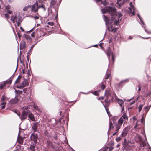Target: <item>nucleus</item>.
<instances>
[{"mask_svg": "<svg viewBox=\"0 0 151 151\" xmlns=\"http://www.w3.org/2000/svg\"><path fill=\"white\" fill-rule=\"evenodd\" d=\"M101 10L103 13H109L111 16V20H110V17H107L104 15H103L104 20L105 22L106 25L111 23L115 25L119 24V22L121 20V19H120V17L122 16V14L120 13H118L117 14L115 8L107 7L101 9Z\"/></svg>", "mask_w": 151, "mask_h": 151, "instance_id": "f257e3e1", "label": "nucleus"}, {"mask_svg": "<svg viewBox=\"0 0 151 151\" xmlns=\"http://www.w3.org/2000/svg\"><path fill=\"white\" fill-rule=\"evenodd\" d=\"M23 111L22 112V117H20L21 119H25L26 118L27 115H28V117L30 119L33 121H36L35 118L34 117V116L32 114L30 113V111L28 109L27 106H24L23 108ZM19 116L20 114H17Z\"/></svg>", "mask_w": 151, "mask_h": 151, "instance_id": "f03ea898", "label": "nucleus"}, {"mask_svg": "<svg viewBox=\"0 0 151 151\" xmlns=\"http://www.w3.org/2000/svg\"><path fill=\"white\" fill-rule=\"evenodd\" d=\"M128 120V117L127 115L126 114V113H124L122 116L118 120V124L122 125L124 122V124H125L126 121Z\"/></svg>", "mask_w": 151, "mask_h": 151, "instance_id": "7ed1b4c3", "label": "nucleus"}, {"mask_svg": "<svg viewBox=\"0 0 151 151\" xmlns=\"http://www.w3.org/2000/svg\"><path fill=\"white\" fill-rule=\"evenodd\" d=\"M31 11L33 12H36L38 10L39 7L37 2H36L34 4L31 6Z\"/></svg>", "mask_w": 151, "mask_h": 151, "instance_id": "20e7f679", "label": "nucleus"}, {"mask_svg": "<svg viewBox=\"0 0 151 151\" xmlns=\"http://www.w3.org/2000/svg\"><path fill=\"white\" fill-rule=\"evenodd\" d=\"M130 128V126H127V127H125L123 130L122 132V133L121 136L122 137H125L127 134L128 131L129 130Z\"/></svg>", "mask_w": 151, "mask_h": 151, "instance_id": "39448f33", "label": "nucleus"}, {"mask_svg": "<svg viewBox=\"0 0 151 151\" xmlns=\"http://www.w3.org/2000/svg\"><path fill=\"white\" fill-rule=\"evenodd\" d=\"M37 138L38 137L36 134H32L30 136L31 140L32 141V143L36 144Z\"/></svg>", "mask_w": 151, "mask_h": 151, "instance_id": "423d86ee", "label": "nucleus"}, {"mask_svg": "<svg viewBox=\"0 0 151 151\" xmlns=\"http://www.w3.org/2000/svg\"><path fill=\"white\" fill-rule=\"evenodd\" d=\"M43 35V32L39 29H37L35 33V35L37 39H39Z\"/></svg>", "mask_w": 151, "mask_h": 151, "instance_id": "0eeeda50", "label": "nucleus"}, {"mask_svg": "<svg viewBox=\"0 0 151 151\" xmlns=\"http://www.w3.org/2000/svg\"><path fill=\"white\" fill-rule=\"evenodd\" d=\"M123 146L124 148L127 150H130L134 148V146L133 145H130L126 144V143L123 144Z\"/></svg>", "mask_w": 151, "mask_h": 151, "instance_id": "6e6552de", "label": "nucleus"}, {"mask_svg": "<svg viewBox=\"0 0 151 151\" xmlns=\"http://www.w3.org/2000/svg\"><path fill=\"white\" fill-rule=\"evenodd\" d=\"M28 84V82L27 80L24 79L20 85H17L16 87L17 88H22L24 87L27 86Z\"/></svg>", "mask_w": 151, "mask_h": 151, "instance_id": "1a4fd4ad", "label": "nucleus"}, {"mask_svg": "<svg viewBox=\"0 0 151 151\" xmlns=\"http://www.w3.org/2000/svg\"><path fill=\"white\" fill-rule=\"evenodd\" d=\"M129 5L130 6V7H129V9L130 12L132 11V9H133V11L132 12V15H134L135 8V7L132 5V2H130V3Z\"/></svg>", "mask_w": 151, "mask_h": 151, "instance_id": "9d476101", "label": "nucleus"}, {"mask_svg": "<svg viewBox=\"0 0 151 151\" xmlns=\"http://www.w3.org/2000/svg\"><path fill=\"white\" fill-rule=\"evenodd\" d=\"M116 100L117 101L118 103L119 104L120 106L122 108V112L124 110V107L122 105L124 104L123 101L119 99H117Z\"/></svg>", "mask_w": 151, "mask_h": 151, "instance_id": "9b49d317", "label": "nucleus"}, {"mask_svg": "<svg viewBox=\"0 0 151 151\" xmlns=\"http://www.w3.org/2000/svg\"><path fill=\"white\" fill-rule=\"evenodd\" d=\"M19 101V99L15 97L14 99H11L10 101V102L11 104H14L17 103Z\"/></svg>", "mask_w": 151, "mask_h": 151, "instance_id": "f8f14e48", "label": "nucleus"}, {"mask_svg": "<svg viewBox=\"0 0 151 151\" xmlns=\"http://www.w3.org/2000/svg\"><path fill=\"white\" fill-rule=\"evenodd\" d=\"M17 17L15 15H13L11 16V20L12 21L13 23H15L17 21Z\"/></svg>", "mask_w": 151, "mask_h": 151, "instance_id": "ddd939ff", "label": "nucleus"}, {"mask_svg": "<svg viewBox=\"0 0 151 151\" xmlns=\"http://www.w3.org/2000/svg\"><path fill=\"white\" fill-rule=\"evenodd\" d=\"M56 3V1L55 0H51L50 3V6L51 7H54Z\"/></svg>", "mask_w": 151, "mask_h": 151, "instance_id": "4468645a", "label": "nucleus"}, {"mask_svg": "<svg viewBox=\"0 0 151 151\" xmlns=\"http://www.w3.org/2000/svg\"><path fill=\"white\" fill-rule=\"evenodd\" d=\"M37 129V124L36 122L33 123V125L32 126V129L34 131L36 132Z\"/></svg>", "mask_w": 151, "mask_h": 151, "instance_id": "2eb2a0df", "label": "nucleus"}, {"mask_svg": "<svg viewBox=\"0 0 151 151\" xmlns=\"http://www.w3.org/2000/svg\"><path fill=\"white\" fill-rule=\"evenodd\" d=\"M36 144L32 143L30 147V149L31 151H35V147L36 145Z\"/></svg>", "mask_w": 151, "mask_h": 151, "instance_id": "dca6fc26", "label": "nucleus"}, {"mask_svg": "<svg viewBox=\"0 0 151 151\" xmlns=\"http://www.w3.org/2000/svg\"><path fill=\"white\" fill-rule=\"evenodd\" d=\"M107 55L108 57V58L109 59V57L110 56H111L112 58L113 61L114 60V56L113 54V53L111 52L110 51L107 53Z\"/></svg>", "mask_w": 151, "mask_h": 151, "instance_id": "f3484780", "label": "nucleus"}, {"mask_svg": "<svg viewBox=\"0 0 151 151\" xmlns=\"http://www.w3.org/2000/svg\"><path fill=\"white\" fill-rule=\"evenodd\" d=\"M12 78H10L8 80L5 81L4 82V83H5L6 85L7 84H10L12 83Z\"/></svg>", "mask_w": 151, "mask_h": 151, "instance_id": "a211bd4d", "label": "nucleus"}, {"mask_svg": "<svg viewBox=\"0 0 151 151\" xmlns=\"http://www.w3.org/2000/svg\"><path fill=\"white\" fill-rule=\"evenodd\" d=\"M6 104V102L5 101H1L0 105L1 106V108L2 109H3L5 108Z\"/></svg>", "mask_w": 151, "mask_h": 151, "instance_id": "6ab92c4d", "label": "nucleus"}, {"mask_svg": "<svg viewBox=\"0 0 151 151\" xmlns=\"http://www.w3.org/2000/svg\"><path fill=\"white\" fill-rule=\"evenodd\" d=\"M150 108V106H147L144 107L143 109L145 110V112L147 113L149 110Z\"/></svg>", "mask_w": 151, "mask_h": 151, "instance_id": "aec40b11", "label": "nucleus"}, {"mask_svg": "<svg viewBox=\"0 0 151 151\" xmlns=\"http://www.w3.org/2000/svg\"><path fill=\"white\" fill-rule=\"evenodd\" d=\"M25 43L24 42H23L20 44V49H23L25 47Z\"/></svg>", "mask_w": 151, "mask_h": 151, "instance_id": "412c9836", "label": "nucleus"}, {"mask_svg": "<svg viewBox=\"0 0 151 151\" xmlns=\"http://www.w3.org/2000/svg\"><path fill=\"white\" fill-rule=\"evenodd\" d=\"M109 130H110L111 129H113L114 127L113 125V124L111 122H109Z\"/></svg>", "mask_w": 151, "mask_h": 151, "instance_id": "4be33fe9", "label": "nucleus"}, {"mask_svg": "<svg viewBox=\"0 0 151 151\" xmlns=\"http://www.w3.org/2000/svg\"><path fill=\"white\" fill-rule=\"evenodd\" d=\"M38 7H39V8H42L43 9V10L44 11H45L46 10V9L45 7V6L43 4H42L41 5L38 6Z\"/></svg>", "mask_w": 151, "mask_h": 151, "instance_id": "5701e85b", "label": "nucleus"}, {"mask_svg": "<svg viewBox=\"0 0 151 151\" xmlns=\"http://www.w3.org/2000/svg\"><path fill=\"white\" fill-rule=\"evenodd\" d=\"M122 125H120L118 124L116 126V131L117 132H118L119 130L121 128V127Z\"/></svg>", "mask_w": 151, "mask_h": 151, "instance_id": "b1692460", "label": "nucleus"}, {"mask_svg": "<svg viewBox=\"0 0 151 151\" xmlns=\"http://www.w3.org/2000/svg\"><path fill=\"white\" fill-rule=\"evenodd\" d=\"M15 92L17 94H19V95L21 94L22 93V91H20L19 90H18L17 91V90H15Z\"/></svg>", "mask_w": 151, "mask_h": 151, "instance_id": "393cba45", "label": "nucleus"}, {"mask_svg": "<svg viewBox=\"0 0 151 151\" xmlns=\"http://www.w3.org/2000/svg\"><path fill=\"white\" fill-rule=\"evenodd\" d=\"M6 98V96L4 94L2 96V98H1V101H3V102L4 101V100H5Z\"/></svg>", "mask_w": 151, "mask_h": 151, "instance_id": "a878e982", "label": "nucleus"}, {"mask_svg": "<svg viewBox=\"0 0 151 151\" xmlns=\"http://www.w3.org/2000/svg\"><path fill=\"white\" fill-rule=\"evenodd\" d=\"M31 7V5H28L27 6L25 7L23 9V10L24 11H26L29 8H30Z\"/></svg>", "mask_w": 151, "mask_h": 151, "instance_id": "bb28decb", "label": "nucleus"}, {"mask_svg": "<svg viewBox=\"0 0 151 151\" xmlns=\"http://www.w3.org/2000/svg\"><path fill=\"white\" fill-rule=\"evenodd\" d=\"M109 92L108 91L106 90L105 92V97H106L110 96V95L109 94Z\"/></svg>", "mask_w": 151, "mask_h": 151, "instance_id": "cd10ccee", "label": "nucleus"}, {"mask_svg": "<svg viewBox=\"0 0 151 151\" xmlns=\"http://www.w3.org/2000/svg\"><path fill=\"white\" fill-rule=\"evenodd\" d=\"M18 142L19 144H22L23 143V139L22 138H19Z\"/></svg>", "mask_w": 151, "mask_h": 151, "instance_id": "c85d7f7f", "label": "nucleus"}, {"mask_svg": "<svg viewBox=\"0 0 151 151\" xmlns=\"http://www.w3.org/2000/svg\"><path fill=\"white\" fill-rule=\"evenodd\" d=\"M135 128L136 129H140V126H139V124H138L137 123L135 126Z\"/></svg>", "mask_w": 151, "mask_h": 151, "instance_id": "c756f323", "label": "nucleus"}, {"mask_svg": "<svg viewBox=\"0 0 151 151\" xmlns=\"http://www.w3.org/2000/svg\"><path fill=\"white\" fill-rule=\"evenodd\" d=\"M101 3L103 4L104 5H106L107 4H108V3L106 2V0H104L103 1H101Z\"/></svg>", "mask_w": 151, "mask_h": 151, "instance_id": "7c9ffc66", "label": "nucleus"}, {"mask_svg": "<svg viewBox=\"0 0 151 151\" xmlns=\"http://www.w3.org/2000/svg\"><path fill=\"white\" fill-rule=\"evenodd\" d=\"M137 16L139 18V19L140 20V21L141 22V23L143 25H144V22L142 20V19L141 18V17L140 16V15L139 14H138L137 15Z\"/></svg>", "mask_w": 151, "mask_h": 151, "instance_id": "2f4dec72", "label": "nucleus"}, {"mask_svg": "<svg viewBox=\"0 0 151 151\" xmlns=\"http://www.w3.org/2000/svg\"><path fill=\"white\" fill-rule=\"evenodd\" d=\"M5 83L4 82L3 83L1 84L0 85V89H2L5 86Z\"/></svg>", "mask_w": 151, "mask_h": 151, "instance_id": "473e14b6", "label": "nucleus"}, {"mask_svg": "<svg viewBox=\"0 0 151 151\" xmlns=\"http://www.w3.org/2000/svg\"><path fill=\"white\" fill-rule=\"evenodd\" d=\"M134 142L133 141H131V140H128L127 142L126 143V144H128L131 145L132 144H133L134 143Z\"/></svg>", "mask_w": 151, "mask_h": 151, "instance_id": "72a5a7b5", "label": "nucleus"}, {"mask_svg": "<svg viewBox=\"0 0 151 151\" xmlns=\"http://www.w3.org/2000/svg\"><path fill=\"white\" fill-rule=\"evenodd\" d=\"M143 105H140L138 107L139 109V112H140L141 111L142 109V108Z\"/></svg>", "mask_w": 151, "mask_h": 151, "instance_id": "f704fd0d", "label": "nucleus"}, {"mask_svg": "<svg viewBox=\"0 0 151 151\" xmlns=\"http://www.w3.org/2000/svg\"><path fill=\"white\" fill-rule=\"evenodd\" d=\"M100 85L101 86L102 89L104 90L105 88V86L102 83H101Z\"/></svg>", "mask_w": 151, "mask_h": 151, "instance_id": "c9c22d12", "label": "nucleus"}, {"mask_svg": "<svg viewBox=\"0 0 151 151\" xmlns=\"http://www.w3.org/2000/svg\"><path fill=\"white\" fill-rule=\"evenodd\" d=\"M122 1V0H117V4H118L119 7L122 6V3H120V2Z\"/></svg>", "mask_w": 151, "mask_h": 151, "instance_id": "e433bc0d", "label": "nucleus"}, {"mask_svg": "<svg viewBox=\"0 0 151 151\" xmlns=\"http://www.w3.org/2000/svg\"><path fill=\"white\" fill-rule=\"evenodd\" d=\"M40 16L39 14H37V16H35L34 17V18L35 20L37 19H39Z\"/></svg>", "mask_w": 151, "mask_h": 151, "instance_id": "4c0bfd02", "label": "nucleus"}, {"mask_svg": "<svg viewBox=\"0 0 151 151\" xmlns=\"http://www.w3.org/2000/svg\"><path fill=\"white\" fill-rule=\"evenodd\" d=\"M20 78H19V76L18 78H17V79L16 80V81L15 82V84L18 83L19 82Z\"/></svg>", "mask_w": 151, "mask_h": 151, "instance_id": "58836bf2", "label": "nucleus"}, {"mask_svg": "<svg viewBox=\"0 0 151 151\" xmlns=\"http://www.w3.org/2000/svg\"><path fill=\"white\" fill-rule=\"evenodd\" d=\"M114 148V147L112 146L108 147H107V149H109V151H111Z\"/></svg>", "mask_w": 151, "mask_h": 151, "instance_id": "ea45409f", "label": "nucleus"}, {"mask_svg": "<svg viewBox=\"0 0 151 151\" xmlns=\"http://www.w3.org/2000/svg\"><path fill=\"white\" fill-rule=\"evenodd\" d=\"M11 6L9 5H7L5 7V9L6 10H8L10 9Z\"/></svg>", "mask_w": 151, "mask_h": 151, "instance_id": "a19ab883", "label": "nucleus"}, {"mask_svg": "<svg viewBox=\"0 0 151 151\" xmlns=\"http://www.w3.org/2000/svg\"><path fill=\"white\" fill-rule=\"evenodd\" d=\"M129 0H123L122 3V6L127 1H129Z\"/></svg>", "mask_w": 151, "mask_h": 151, "instance_id": "79ce46f5", "label": "nucleus"}, {"mask_svg": "<svg viewBox=\"0 0 151 151\" xmlns=\"http://www.w3.org/2000/svg\"><path fill=\"white\" fill-rule=\"evenodd\" d=\"M121 140V139L120 137H119L116 138V140L117 142L120 141Z\"/></svg>", "mask_w": 151, "mask_h": 151, "instance_id": "37998d69", "label": "nucleus"}, {"mask_svg": "<svg viewBox=\"0 0 151 151\" xmlns=\"http://www.w3.org/2000/svg\"><path fill=\"white\" fill-rule=\"evenodd\" d=\"M47 24L51 26H53L54 25V23L52 22H49Z\"/></svg>", "mask_w": 151, "mask_h": 151, "instance_id": "c03bdc74", "label": "nucleus"}, {"mask_svg": "<svg viewBox=\"0 0 151 151\" xmlns=\"http://www.w3.org/2000/svg\"><path fill=\"white\" fill-rule=\"evenodd\" d=\"M5 17L7 19H8L9 18V15L7 14H5Z\"/></svg>", "mask_w": 151, "mask_h": 151, "instance_id": "a18cd8bd", "label": "nucleus"}, {"mask_svg": "<svg viewBox=\"0 0 151 151\" xmlns=\"http://www.w3.org/2000/svg\"><path fill=\"white\" fill-rule=\"evenodd\" d=\"M111 76V75L110 74H108L107 75L106 77L105 78V79H108Z\"/></svg>", "mask_w": 151, "mask_h": 151, "instance_id": "49530a36", "label": "nucleus"}, {"mask_svg": "<svg viewBox=\"0 0 151 151\" xmlns=\"http://www.w3.org/2000/svg\"><path fill=\"white\" fill-rule=\"evenodd\" d=\"M99 91H96L94 92V93H93L96 95H98Z\"/></svg>", "mask_w": 151, "mask_h": 151, "instance_id": "de8ad7c7", "label": "nucleus"}, {"mask_svg": "<svg viewBox=\"0 0 151 151\" xmlns=\"http://www.w3.org/2000/svg\"><path fill=\"white\" fill-rule=\"evenodd\" d=\"M117 29V28H113L112 29V32H115L116 31V30Z\"/></svg>", "mask_w": 151, "mask_h": 151, "instance_id": "09e8293b", "label": "nucleus"}, {"mask_svg": "<svg viewBox=\"0 0 151 151\" xmlns=\"http://www.w3.org/2000/svg\"><path fill=\"white\" fill-rule=\"evenodd\" d=\"M25 38L27 39H30V36L27 35H25Z\"/></svg>", "mask_w": 151, "mask_h": 151, "instance_id": "8fccbe9b", "label": "nucleus"}, {"mask_svg": "<svg viewBox=\"0 0 151 151\" xmlns=\"http://www.w3.org/2000/svg\"><path fill=\"white\" fill-rule=\"evenodd\" d=\"M35 32H33L31 34V36L32 37H34V36L35 35Z\"/></svg>", "mask_w": 151, "mask_h": 151, "instance_id": "3c124183", "label": "nucleus"}, {"mask_svg": "<svg viewBox=\"0 0 151 151\" xmlns=\"http://www.w3.org/2000/svg\"><path fill=\"white\" fill-rule=\"evenodd\" d=\"M6 12L7 13L9 14H11V13L12 12V11L9 10H7L6 11Z\"/></svg>", "mask_w": 151, "mask_h": 151, "instance_id": "603ef678", "label": "nucleus"}, {"mask_svg": "<svg viewBox=\"0 0 151 151\" xmlns=\"http://www.w3.org/2000/svg\"><path fill=\"white\" fill-rule=\"evenodd\" d=\"M116 118V117L113 118V122L114 123L116 122V120L115 119Z\"/></svg>", "mask_w": 151, "mask_h": 151, "instance_id": "864d4df0", "label": "nucleus"}, {"mask_svg": "<svg viewBox=\"0 0 151 151\" xmlns=\"http://www.w3.org/2000/svg\"><path fill=\"white\" fill-rule=\"evenodd\" d=\"M103 43H101L99 44V46L101 48H103Z\"/></svg>", "mask_w": 151, "mask_h": 151, "instance_id": "5fc2aeb1", "label": "nucleus"}, {"mask_svg": "<svg viewBox=\"0 0 151 151\" xmlns=\"http://www.w3.org/2000/svg\"><path fill=\"white\" fill-rule=\"evenodd\" d=\"M138 91H140L141 90V87L140 86H138Z\"/></svg>", "mask_w": 151, "mask_h": 151, "instance_id": "6e6d98bb", "label": "nucleus"}, {"mask_svg": "<svg viewBox=\"0 0 151 151\" xmlns=\"http://www.w3.org/2000/svg\"><path fill=\"white\" fill-rule=\"evenodd\" d=\"M101 1V0H95V1L96 2H98L99 1Z\"/></svg>", "mask_w": 151, "mask_h": 151, "instance_id": "4d7b16f0", "label": "nucleus"}, {"mask_svg": "<svg viewBox=\"0 0 151 151\" xmlns=\"http://www.w3.org/2000/svg\"><path fill=\"white\" fill-rule=\"evenodd\" d=\"M126 139H124V144L125 143H127V142H126Z\"/></svg>", "mask_w": 151, "mask_h": 151, "instance_id": "13d9d810", "label": "nucleus"}, {"mask_svg": "<svg viewBox=\"0 0 151 151\" xmlns=\"http://www.w3.org/2000/svg\"><path fill=\"white\" fill-rule=\"evenodd\" d=\"M129 38L130 39H131L132 38V36H129Z\"/></svg>", "mask_w": 151, "mask_h": 151, "instance_id": "bf43d9fd", "label": "nucleus"}, {"mask_svg": "<svg viewBox=\"0 0 151 151\" xmlns=\"http://www.w3.org/2000/svg\"><path fill=\"white\" fill-rule=\"evenodd\" d=\"M22 73L23 74H24L25 73V70H23V69L22 70Z\"/></svg>", "mask_w": 151, "mask_h": 151, "instance_id": "052dcab7", "label": "nucleus"}, {"mask_svg": "<svg viewBox=\"0 0 151 151\" xmlns=\"http://www.w3.org/2000/svg\"><path fill=\"white\" fill-rule=\"evenodd\" d=\"M117 132H117V131H116V132H115L113 134V135L114 136L116 134V133H117Z\"/></svg>", "mask_w": 151, "mask_h": 151, "instance_id": "680f3d73", "label": "nucleus"}, {"mask_svg": "<svg viewBox=\"0 0 151 151\" xmlns=\"http://www.w3.org/2000/svg\"><path fill=\"white\" fill-rule=\"evenodd\" d=\"M139 97V96L136 99V101H137Z\"/></svg>", "mask_w": 151, "mask_h": 151, "instance_id": "e2e57ef3", "label": "nucleus"}, {"mask_svg": "<svg viewBox=\"0 0 151 151\" xmlns=\"http://www.w3.org/2000/svg\"><path fill=\"white\" fill-rule=\"evenodd\" d=\"M97 46H98V45H94V47H97Z\"/></svg>", "mask_w": 151, "mask_h": 151, "instance_id": "0e129e2a", "label": "nucleus"}, {"mask_svg": "<svg viewBox=\"0 0 151 151\" xmlns=\"http://www.w3.org/2000/svg\"><path fill=\"white\" fill-rule=\"evenodd\" d=\"M119 146H120V145L119 144H118L117 145L116 147L118 148V147H119Z\"/></svg>", "mask_w": 151, "mask_h": 151, "instance_id": "69168bd1", "label": "nucleus"}, {"mask_svg": "<svg viewBox=\"0 0 151 151\" xmlns=\"http://www.w3.org/2000/svg\"><path fill=\"white\" fill-rule=\"evenodd\" d=\"M106 111H107V113H108V114L109 115V112H108V111H107V109H106Z\"/></svg>", "mask_w": 151, "mask_h": 151, "instance_id": "338daca9", "label": "nucleus"}, {"mask_svg": "<svg viewBox=\"0 0 151 151\" xmlns=\"http://www.w3.org/2000/svg\"><path fill=\"white\" fill-rule=\"evenodd\" d=\"M143 118L142 117L141 119V122L142 123L143 122Z\"/></svg>", "mask_w": 151, "mask_h": 151, "instance_id": "774afa93", "label": "nucleus"}]
</instances>
